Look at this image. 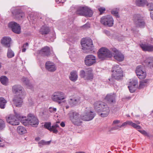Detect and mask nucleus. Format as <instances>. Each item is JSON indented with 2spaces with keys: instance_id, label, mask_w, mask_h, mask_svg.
Here are the masks:
<instances>
[{
  "instance_id": "f257e3e1",
  "label": "nucleus",
  "mask_w": 153,
  "mask_h": 153,
  "mask_svg": "<svg viewBox=\"0 0 153 153\" xmlns=\"http://www.w3.org/2000/svg\"><path fill=\"white\" fill-rule=\"evenodd\" d=\"M12 91L16 94L13 100L14 104L16 107H21L23 102V99L25 95L23 88L20 85H16L13 86Z\"/></svg>"
},
{
  "instance_id": "f03ea898",
  "label": "nucleus",
  "mask_w": 153,
  "mask_h": 153,
  "mask_svg": "<svg viewBox=\"0 0 153 153\" xmlns=\"http://www.w3.org/2000/svg\"><path fill=\"white\" fill-rule=\"evenodd\" d=\"M95 109H98L97 113L101 117H104L109 114L110 110L108 105L105 102L101 101H97L94 104Z\"/></svg>"
},
{
  "instance_id": "7ed1b4c3",
  "label": "nucleus",
  "mask_w": 153,
  "mask_h": 153,
  "mask_svg": "<svg viewBox=\"0 0 153 153\" xmlns=\"http://www.w3.org/2000/svg\"><path fill=\"white\" fill-rule=\"evenodd\" d=\"M113 73L112 78L109 79L111 84H114V79L119 80L123 76V72L121 68L118 65H114L112 68Z\"/></svg>"
},
{
  "instance_id": "20e7f679",
  "label": "nucleus",
  "mask_w": 153,
  "mask_h": 153,
  "mask_svg": "<svg viewBox=\"0 0 153 153\" xmlns=\"http://www.w3.org/2000/svg\"><path fill=\"white\" fill-rule=\"evenodd\" d=\"M15 115L10 114L8 117H6V121L7 123L13 126L19 125V121L22 122V120L25 118V117L22 116L21 115L16 112H15Z\"/></svg>"
},
{
  "instance_id": "39448f33",
  "label": "nucleus",
  "mask_w": 153,
  "mask_h": 153,
  "mask_svg": "<svg viewBox=\"0 0 153 153\" xmlns=\"http://www.w3.org/2000/svg\"><path fill=\"white\" fill-rule=\"evenodd\" d=\"M81 44L83 52L84 53H90L91 51V48L93 47L92 40L90 38L82 39Z\"/></svg>"
},
{
  "instance_id": "423d86ee",
  "label": "nucleus",
  "mask_w": 153,
  "mask_h": 153,
  "mask_svg": "<svg viewBox=\"0 0 153 153\" xmlns=\"http://www.w3.org/2000/svg\"><path fill=\"white\" fill-rule=\"evenodd\" d=\"M66 96L65 93L61 91H56L54 92L52 95L51 98L54 102H57L59 104L62 102H65V99Z\"/></svg>"
},
{
  "instance_id": "0eeeda50",
  "label": "nucleus",
  "mask_w": 153,
  "mask_h": 153,
  "mask_svg": "<svg viewBox=\"0 0 153 153\" xmlns=\"http://www.w3.org/2000/svg\"><path fill=\"white\" fill-rule=\"evenodd\" d=\"M23 120H22V123L26 126L30 125L33 127H36L39 124V121L36 117L32 114L29 115L28 118L26 119L25 117Z\"/></svg>"
},
{
  "instance_id": "6e6552de",
  "label": "nucleus",
  "mask_w": 153,
  "mask_h": 153,
  "mask_svg": "<svg viewBox=\"0 0 153 153\" xmlns=\"http://www.w3.org/2000/svg\"><path fill=\"white\" fill-rule=\"evenodd\" d=\"M68 115L70 120L74 125L79 126L81 123V116L78 113L71 111L68 114Z\"/></svg>"
},
{
  "instance_id": "1a4fd4ad",
  "label": "nucleus",
  "mask_w": 153,
  "mask_h": 153,
  "mask_svg": "<svg viewBox=\"0 0 153 153\" xmlns=\"http://www.w3.org/2000/svg\"><path fill=\"white\" fill-rule=\"evenodd\" d=\"M95 116V114L91 111L90 108H86L84 112L81 115L82 120L89 121L92 120Z\"/></svg>"
},
{
  "instance_id": "9d476101",
  "label": "nucleus",
  "mask_w": 153,
  "mask_h": 153,
  "mask_svg": "<svg viewBox=\"0 0 153 153\" xmlns=\"http://www.w3.org/2000/svg\"><path fill=\"white\" fill-rule=\"evenodd\" d=\"M112 56V53L107 48H102L99 50L98 56L102 60H103L107 58H111Z\"/></svg>"
},
{
  "instance_id": "9b49d317",
  "label": "nucleus",
  "mask_w": 153,
  "mask_h": 153,
  "mask_svg": "<svg viewBox=\"0 0 153 153\" xmlns=\"http://www.w3.org/2000/svg\"><path fill=\"white\" fill-rule=\"evenodd\" d=\"M76 14L87 17H91L93 13L91 10L87 7H79L76 12Z\"/></svg>"
},
{
  "instance_id": "f8f14e48",
  "label": "nucleus",
  "mask_w": 153,
  "mask_h": 153,
  "mask_svg": "<svg viewBox=\"0 0 153 153\" xmlns=\"http://www.w3.org/2000/svg\"><path fill=\"white\" fill-rule=\"evenodd\" d=\"M81 98L80 96L78 95L70 97L68 100V103L70 107H74L79 103L81 100Z\"/></svg>"
},
{
  "instance_id": "ddd939ff",
  "label": "nucleus",
  "mask_w": 153,
  "mask_h": 153,
  "mask_svg": "<svg viewBox=\"0 0 153 153\" xmlns=\"http://www.w3.org/2000/svg\"><path fill=\"white\" fill-rule=\"evenodd\" d=\"M101 23L105 26L111 27L114 24V20L112 16H107L102 17L100 20Z\"/></svg>"
},
{
  "instance_id": "4468645a",
  "label": "nucleus",
  "mask_w": 153,
  "mask_h": 153,
  "mask_svg": "<svg viewBox=\"0 0 153 153\" xmlns=\"http://www.w3.org/2000/svg\"><path fill=\"white\" fill-rule=\"evenodd\" d=\"M135 72L137 75L140 79H144L146 78V73L143 69V66H137L136 68Z\"/></svg>"
},
{
  "instance_id": "2eb2a0df",
  "label": "nucleus",
  "mask_w": 153,
  "mask_h": 153,
  "mask_svg": "<svg viewBox=\"0 0 153 153\" xmlns=\"http://www.w3.org/2000/svg\"><path fill=\"white\" fill-rule=\"evenodd\" d=\"M134 18V23L136 26L142 27L145 26V24L143 17L140 14L135 15Z\"/></svg>"
},
{
  "instance_id": "dca6fc26",
  "label": "nucleus",
  "mask_w": 153,
  "mask_h": 153,
  "mask_svg": "<svg viewBox=\"0 0 153 153\" xmlns=\"http://www.w3.org/2000/svg\"><path fill=\"white\" fill-rule=\"evenodd\" d=\"M85 62L87 66H91L96 63V57L93 55H88L85 57Z\"/></svg>"
},
{
  "instance_id": "f3484780",
  "label": "nucleus",
  "mask_w": 153,
  "mask_h": 153,
  "mask_svg": "<svg viewBox=\"0 0 153 153\" xmlns=\"http://www.w3.org/2000/svg\"><path fill=\"white\" fill-rule=\"evenodd\" d=\"M8 26L14 33L18 34L20 33V27L19 25L16 22H11L8 24Z\"/></svg>"
},
{
  "instance_id": "a211bd4d",
  "label": "nucleus",
  "mask_w": 153,
  "mask_h": 153,
  "mask_svg": "<svg viewBox=\"0 0 153 153\" xmlns=\"http://www.w3.org/2000/svg\"><path fill=\"white\" fill-rule=\"evenodd\" d=\"M114 58L117 61L122 62L124 59V56L121 52L117 49L114 48L112 50Z\"/></svg>"
},
{
  "instance_id": "6ab92c4d",
  "label": "nucleus",
  "mask_w": 153,
  "mask_h": 153,
  "mask_svg": "<svg viewBox=\"0 0 153 153\" xmlns=\"http://www.w3.org/2000/svg\"><path fill=\"white\" fill-rule=\"evenodd\" d=\"M44 127L50 131H52L53 133L56 134L58 132V129L59 127V126L57 124H55L51 126V123H46L44 125Z\"/></svg>"
},
{
  "instance_id": "aec40b11",
  "label": "nucleus",
  "mask_w": 153,
  "mask_h": 153,
  "mask_svg": "<svg viewBox=\"0 0 153 153\" xmlns=\"http://www.w3.org/2000/svg\"><path fill=\"white\" fill-rule=\"evenodd\" d=\"M140 46L142 50L145 51L152 52L153 51V45L147 43H142Z\"/></svg>"
},
{
  "instance_id": "412c9836",
  "label": "nucleus",
  "mask_w": 153,
  "mask_h": 153,
  "mask_svg": "<svg viewBox=\"0 0 153 153\" xmlns=\"http://www.w3.org/2000/svg\"><path fill=\"white\" fill-rule=\"evenodd\" d=\"M45 68L48 71L53 72L56 69V67L55 64L50 61H47L45 64Z\"/></svg>"
},
{
  "instance_id": "4be33fe9",
  "label": "nucleus",
  "mask_w": 153,
  "mask_h": 153,
  "mask_svg": "<svg viewBox=\"0 0 153 153\" xmlns=\"http://www.w3.org/2000/svg\"><path fill=\"white\" fill-rule=\"evenodd\" d=\"M129 125L131 126L134 128L136 129H140L141 127L137 125L136 124L133 123L131 121H127L123 123L122 125H121V128H125L128 125Z\"/></svg>"
},
{
  "instance_id": "5701e85b",
  "label": "nucleus",
  "mask_w": 153,
  "mask_h": 153,
  "mask_svg": "<svg viewBox=\"0 0 153 153\" xmlns=\"http://www.w3.org/2000/svg\"><path fill=\"white\" fill-rule=\"evenodd\" d=\"M11 41V38L8 37H4L2 39L1 43L4 47L9 48L10 47V43Z\"/></svg>"
},
{
  "instance_id": "b1692460",
  "label": "nucleus",
  "mask_w": 153,
  "mask_h": 153,
  "mask_svg": "<svg viewBox=\"0 0 153 153\" xmlns=\"http://www.w3.org/2000/svg\"><path fill=\"white\" fill-rule=\"evenodd\" d=\"M116 95L114 94H107L105 99L109 103H114L115 102Z\"/></svg>"
},
{
  "instance_id": "393cba45",
  "label": "nucleus",
  "mask_w": 153,
  "mask_h": 153,
  "mask_svg": "<svg viewBox=\"0 0 153 153\" xmlns=\"http://www.w3.org/2000/svg\"><path fill=\"white\" fill-rule=\"evenodd\" d=\"M39 53L43 56H48L50 54V49L47 46L45 47L39 51Z\"/></svg>"
},
{
  "instance_id": "a878e982",
  "label": "nucleus",
  "mask_w": 153,
  "mask_h": 153,
  "mask_svg": "<svg viewBox=\"0 0 153 153\" xmlns=\"http://www.w3.org/2000/svg\"><path fill=\"white\" fill-rule=\"evenodd\" d=\"M70 79L73 81L75 82L77 79L78 75L76 71H73L70 73V75L69 76Z\"/></svg>"
},
{
  "instance_id": "bb28decb",
  "label": "nucleus",
  "mask_w": 153,
  "mask_h": 153,
  "mask_svg": "<svg viewBox=\"0 0 153 153\" xmlns=\"http://www.w3.org/2000/svg\"><path fill=\"white\" fill-rule=\"evenodd\" d=\"M136 5L138 7H143L147 4V0H136Z\"/></svg>"
},
{
  "instance_id": "cd10ccee",
  "label": "nucleus",
  "mask_w": 153,
  "mask_h": 153,
  "mask_svg": "<svg viewBox=\"0 0 153 153\" xmlns=\"http://www.w3.org/2000/svg\"><path fill=\"white\" fill-rule=\"evenodd\" d=\"M93 77L92 70L91 69L89 68L87 70V73L85 77V79H91Z\"/></svg>"
},
{
  "instance_id": "c85d7f7f",
  "label": "nucleus",
  "mask_w": 153,
  "mask_h": 153,
  "mask_svg": "<svg viewBox=\"0 0 153 153\" xmlns=\"http://www.w3.org/2000/svg\"><path fill=\"white\" fill-rule=\"evenodd\" d=\"M40 31L42 34H47L49 32L50 30L47 26H43L41 27Z\"/></svg>"
},
{
  "instance_id": "c756f323",
  "label": "nucleus",
  "mask_w": 153,
  "mask_h": 153,
  "mask_svg": "<svg viewBox=\"0 0 153 153\" xmlns=\"http://www.w3.org/2000/svg\"><path fill=\"white\" fill-rule=\"evenodd\" d=\"M134 82V85L133 86L132 85H131L128 86L129 91L131 93H133L134 92L136 88L137 87V81L135 80Z\"/></svg>"
},
{
  "instance_id": "7c9ffc66",
  "label": "nucleus",
  "mask_w": 153,
  "mask_h": 153,
  "mask_svg": "<svg viewBox=\"0 0 153 153\" xmlns=\"http://www.w3.org/2000/svg\"><path fill=\"white\" fill-rule=\"evenodd\" d=\"M0 81L3 85H6L8 83V79L6 76H3L0 77Z\"/></svg>"
},
{
  "instance_id": "2f4dec72",
  "label": "nucleus",
  "mask_w": 153,
  "mask_h": 153,
  "mask_svg": "<svg viewBox=\"0 0 153 153\" xmlns=\"http://www.w3.org/2000/svg\"><path fill=\"white\" fill-rule=\"evenodd\" d=\"M25 14L21 11H17L15 14L16 18L18 19H20L25 16Z\"/></svg>"
},
{
  "instance_id": "473e14b6",
  "label": "nucleus",
  "mask_w": 153,
  "mask_h": 153,
  "mask_svg": "<svg viewBox=\"0 0 153 153\" xmlns=\"http://www.w3.org/2000/svg\"><path fill=\"white\" fill-rule=\"evenodd\" d=\"M18 132L20 134H22L25 133L26 132V130L25 128L23 126H18L17 129Z\"/></svg>"
},
{
  "instance_id": "72a5a7b5",
  "label": "nucleus",
  "mask_w": 153,
  "mask_h": 153,
  "mask_svg": "<svg viewBox=\"0 0 153 153\" xmlns=\"http://www.w3.org/2000/svg\"><path fill=\"white\" fill-rule=\"evenodd\" d=\"M7 102V101L4 98L0 97V108L2 109L4 108Z\"/></svg>"
},
{
  "instance_id": "f704fd0d",
  "label": "nucleus",
  "mask_w": 153,
  "mask_h": 153,
  "mask_svg": "<svg viewBox=\"0 0 153 153\" xmlns=\"http://www.w3.org/2000/svg\"><path fill=\"white\" fill-rule=\"evenodd\" d=\"M148 82V80L145 79L141 81L140 83V85L138 88L139 89H141L144 87L146 85Z\"/></svg>"
},
{
  "instance_id": "c9c22d12",
  "label": "nucleus",
  "mask_w": 153,
  "mask_h": 153,
  "mask_svg": "<svg viewBox=\"0 0 153 153\" xmlns=\"http://www.w3.org/2000/svg\"><path fill=\"white\" fill-rule=\"evenodd\" d=\"M14 56V53L11 49L9 48L7 50V56L9 58H12Z\"/></svg>"
},
{
  "instance_id": "e433bc0d",
  "label": "nucleus",
  "mask_w": 153,
  "mask_h": 153,
  "mask_svg": "<svg viewBox=\"0 0 153 153\" xmlns=\"http://www.w3.org/2000/svg\"><path fill=\"white\" fill-rule=\"evenodd\" d=\"M146 64L149 66L153 68V58L150 57L147 59L146 61Z\"/></svg>"
},
{
  "instance_id": "4c0bfd02",
  "label": "nucleus",
  "mask_w": 153,
  "mask_h": 153,
  "mask_svg": "<svg viewBox=\"0 0 153 153\" xmlns=\"http://www.w3.org/2000/svg\"><path fill=\"white\" fill-rule=\"evenodd\" d=\"M51 142V141H45L44 140H42L38 142L39 146L42 147L43 146L49 145Z\"/></svg>"
},
{
  "instance_id": "58836bf2",
  "label": "nucleus",
  "mask_w": 153,
  "mask_h": 153,
  "mask_svg": "<svg viewBox=\"0 0 153 153\" xmlns=\"http://www.w3.org/2000/svg\"><path fill=\"white\" fill-rule=\"evenodd\" d=\"M21 81L25 84L28 87H30V86L31 85V84L29 83V80L25 77H23L21 79Z\"/></svg>"
},
{
  "instance_id": "ea45409f",
  "label": "nucleus",
  "mask_w": 153,
  "mask_h": 153,
  "mask_svg": "<svg viewBox=\"0 0 153 153\" xmlns=\"http://www.w3.org/2000/svg\"><path fill=\"white\" fill-rule=\"evenodd\" d=\"M5 127V125L4 121L0 119V130H3Z\"/></svg>"
},
{
  "instance_id": "a19ab883",
  "label": "nucleus",
  "mask_w": 153,
  "mask_h": 153,
  "mask_svg": "<svg viewBox=\"0 0 153 153\" xmlns=\"http://www.w3.org/2000/svg\"><path fill=\"white\" fill-rule=\"evenodd\" d=\"M87 73V70L85 71L84 70H81L80 72V76L82 78H85V76Z\"/></svg>"
},
{
  "instance_id": "79ce46f5",
  "label": "nucleus",
  "mask_w": 153,
  "mask_h": 153,
  "mask_svg": "<svg viewBox=\"0 0 153 153\" xmlns=\"http://www.w3.org/2000/svg\"><path fill=\"white\" fill-rule=\"evenodd\" d=\"M28 44L27 42L26 43L23 45L22 46L23 48L22 50V52H25L26 49L28 48Z\"/></svg>"
},
{
  "instance_id": "37998d69",
  "label": "nucleus",
  "mask_w": 153,
  "mask_h": 153,
  "mask_svg": "<svg viewBox=\"0 0 153 153\" xmlns=\"http://www.w3.org/2000/svg\"><path fill=\"white\" fill-rule=\"evenodd\" d=\"M112 14L114 15L117 17H119L118 15V10L117 9L112 10L111 11Z\"/></svg>"
},
{
  "instance_id": "c03bdc74",
  "label": "nucleus",
  "mask_w": 153,
  "mask_h": 153,
  "mask_svg": "<svg viewBox=\"0 0 153 153\" xmlns=\"http://www.w3.org/2000/svg\"><path fill=\"white\" fill-rule=\"evenodd\" d=\"M146 5L148 6L149 10H153V3H148Z\"/></svg>"
},
{
  "instance_id": "a18cd8bd",
  "label": "nucleus",
  "mask_w": 153,
  "mask_h": 153,
  "mask_svg": "<svg viewBox=\"0 0 153 153\" xmlns=\"http://www.w3.org/2000/svg\"><path fill=\"white\" fill-rule=\"evenodd\" d=\"M56 111V108H55L50 107L49 108V111L51 113H54Z\"/></svg>"
},
{
  "instance_id": "49530a36",
  "label": "nucleus",
  "mask_w": 153,
  "mask_h": 153,
  "mask_svg": "<svg viewBox=\"0 0 153 153\" xmlns=\"http://www.w3.org/2000/svg\"><path fill=\"white\" fill-rule=\"evenodd\" d=\"M121 128H122L121 125H117L113 127L112 130H120Z\"/></svg>"
},
{
  "instance_id": "de8ad7c7",
  "label": "nucleus",
  "mask_w": 153,
  "mask_h": 153,
  "mask_svg": "<svg viewBox=\"0 0 153 153\" xmlns=\"http://www.w3.org/2000/svg\"><path fill=\"white\" fill-rule=\"evenodd\" d=\"M138 131L140 132V133H141L142 134L145 135H147L148 134L146 132V131L144 130H138Z\"/></svg>"
},
{
  "instance_id": "09e8293b",
  "label": "nucleus",
  "mask_w": 153,
  "mask_h": 153,
  "mask_svg": "<svg viewBox=\"0 0 153 153\" xmlns=\"http://www.w3.org/2000/svg\"><path fill=\"white\" fill-rule=\"evenodd\" d=\"M136 80L137 82V79H133L132 81H130V83H129V85H132L133 86V85H134V81H135V80Z\"/></svg>"
},
{
  "instance_id": "8fccbe9b",
  "label": "nucleus",
  "mask_w": 153,
  "mask_h": 153,
  "mask_svg": "<svg viewBox=\"0 0 153 153\" xmlns=\"http://www.w3.org/2000/svg\"><path fill=\"white\" fill-rule=\"evenodd\" d=\"M98 9L101 14L105 10V8L104 7H100Z\"/></svg>"
},
{
  "instance_id": "3c124183",
  "label": "nucleus",
  "mask_w": 153,
  "mask_h": 153,
  "mask_svg": "<svg viewBox=\"0 0 153 153\" xmlns=\"http://www.w3.org/2000/svg\"><path fill=\"white\" fill-rule=\"evenodd\" d=\"M120 122V121L119 120H114L113 122V124H118Z\"/></svg>"
},
{
  "instance_id": "603ef678",
  "label": "nucleus",
  "mask_w": 153,
  "mask_h": 153,
  "mask_svg": "<svg viewBox=\"0 0 153 153\" xmlns=\"http://www.w3.org/2000/svg\"><path fill=\"white\" fill-rule=\"evenodd\" d=\"M61 126L62 127H64L65 126V124L63 122H62L60 123Z\"/></svg>"
},
{
  "instance_id": "864d4df0",
  "label": "nucleus",
  "mask_w": 153,
  "mask_h": 153,
  "mask_svg": "<svg viewBox=\"0 0 153 153\" xmlns=\"http://www.w3.org/2000/svg\"><path fill=\"white\" fill-rule=\"evenodd\" d=\"M40 139V138L39 137H36L35 138V140L36 141H39Z\"/></svg>"
},
{
  "instance_id": "5fc2aeb1",
  "label": "nucleus",
  "mask_w": 153,
  "mask_h": 153,
  "mask_svg": "<svg viewBox=\"0 0 153 153\" xmlns=\"http://www.w3.org/2000/svg\"><path fill=\"white\" fill-rule=\"evenodd\" d=\"M150 16L152 19L153 20V12L150 13Z\"/></svg>"
},
{
  "instance_id": "6e6d98bb",
  "label": "nucleus",
  "mask_w": 153,
  "mask_h": 153,
  "mask_svg": "<svg viewBox=\"0 0 153 153\" xmlns=\"http://www.w3.org/2000/svg\"><path fill=\"white\" fill-rule=\"evenodd\" d=\"M105 33L106 34H107V35H108V34H109V31H107V30H105Z\"/></svg>"
},
{
  "instance_id": "4d7b16f0",
  "label": "nucleus",
  "mask_w": 153,
  "mask_h": 153,
  "mask_svg": "<svg viewBox=\"0 0 153 153\" xmlns=\"http://www.w3.org/2000/svg\"><path fill=\"white\" fill-rule=\"evenodd\" d=\"M69 107H70V105H69V106L66 105V106L65 107H66V109H68Z\"/></svg>"
},
{
  "instance_id": "13d9d810",
  "label": "nucleus",
  "mask_w": 153,
  "mask_h": 153,
  "mask_svg": "<svg viewBox=\"0 0 153 153\" xmlns=\"http://www.w3.org/2000/svg\"><path fill=\"white\" fill-rule=\"evenodd\" d=\"M3 141V139L0 137V142H2Z\"/></svg>"
},
{
  "instance_id": "bf43d9fd",
  "label": "nucleus",
  "mask_w": 153,
  "mask_h": 153,
  "mask_svg": "<svg viewBox=\"0 0 153 153\" xmlns=\"http://www.w3.org/2000/svg\"><path fill=\"white\" fill-rule=\"evenodd\" d=\"M85 12L86 13H87V14L89 13L88 11H85Z\"/></svg>"
},
{
  "instance_id": "052dcab7",
  "label": "nucleus",
  "mask_w": 153,
  "mask_h": 153,
  "mask_svg": "<svg viewBox=\"0 0 153 153\" xmlns=\"http://www.w3.org/2000/svg\"><path fill=\"white\" fill-rule=\"evenodd\" d=\"M136 122L137 124H139L140 123L139 121H138Z\"/></svg>"
},
{
  "instance_id": "680f3d73",
  "label": "nucleus",
  "mask_w": 153,
  "mask_h": 153,
  "mask_svg": "<svg viewBox=\"0 0 153 153\" xmlns=\"http://www.w3.org/2000/svg\"><path fill=\"white\" fill-rule=\"evenodd\" d=\"M87 25V24L85 25H84L83 26V27H86V26Z\"/></svg>"
},
{
  "instance_id": "e2e57ef3",
  "label": "nucleus",
  "mask_w": 153,
  "mask_h": 153,
  "mask_svg": "<svg viewBox=\"0 0 153 153\" xmlns=\"http://www.w3.org/2000/svg\"><path fill=\"white\" fill-rule=\"evenodd\" d=\"M59 0H56V2H58L59 1Z\"/></svg>"
},
{
  "instance_id": "0e129e2a",
  "label": "nucleus",
  "mask_w": 153,
  "mask_h": 153,
  "mask_svg": "<svg viewBox=\"0 0 153 153\" xmlns=\"http://www.w3.org/2000/svg\"><path fill=\"white\" fill-rule=\"evenodd\" d=\"M151 112L153 113V110Z\"/></svg>"
},
{
  "instance_id": "69168bd1",
  "label": "nucleus",
  "mask_w": 153,
  "mask_h": 153,
  "mask_svg": "<svg viewBox=\"0 0 153 153\" xmlns=\"http://www.w3.org/2000/svg\"><path fill=\"white\" fill-rule=\"evenodd\" d=\"M127 116L128 117H129V115H127Z\"/></svg>"
}]
</instances>
